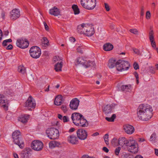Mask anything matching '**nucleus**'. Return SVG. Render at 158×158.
<instances>
[{"mask_svg":"<svg viewBox=\"0 0 158 158\" xmlns=\"http://www.w3.org/2000/svg\"><path fill=\"white\" fill-rule=\"evenodd\" d=\"M63 65L62 62L58 61L55 65L54 69L56 72L61 71V69Z\"/></svg>","mask_w":158,"mask_h":158,"instance_id":"obj_29","label":"nucleus"},{"mask_svg":"<svg viewBox=\"0 0 158 158\" xmlns=\"http://www.w3.org/2000/svg\"><path fill=\"white\" fill-rule=\"evenodd\" d=\"M4 104L2 105V106L4 108V109L6 110L7 111L8 110V104H9V102L8 101H7V100H6V102L5 103H4V104Z\"/></svg>","mask_w":158,"mask_h":158,"instance_id":"obj_38","label":"nucleus"},{"mask_svg":"<svg viewBox=\"0 0 158 158\" xmlns=\"http://www.w3.org/2000/svg\"><path fill=\"white\" fill-rule=\"evenodd\" d=\"M63 97L61 95H58L56 97L54 101V104L57 106H59L62 103Z\"/></svg>","mask_w":158,"mask_h":158,"instance_id":"obj_24","label":"nucleus"},{"mask_svg":"<svg viewBox=\"0 0 158 158\" xmlns=\"http://www.w3.org/2000/svg\"><path fill=\"white\" fill-rule=\"evenodd\" d=\"M84 34L88 36H91L94 33V28L88 25H86V27L85 28Z\"/></svg>","mask_w":158,"mask_h":158,"instance_id":"obj_16","label":"nucleus"},{"mask_svg":"<svg viewBox=\"0 0 158 158\" xmlns=\"http://www.w3.org/2000/svg\"><path fill=\"white\" fill-rule=\"evenodd\" d=\"M4 96L3 94H0V104H4L6 103V100L4 99Z\"/></svg>","mask_w":158,"mask_h":158,"instance_id":"obj_40","label":"nucleus"},{"mask_svg":"<svg viewBox=\"0 0 158 158\" xmlns=\"http://www.w3.org/2000/svg\"><path fill=\"white\" fill-rule=\"evenodd\" d=\"M117 63L118 65L116 66V69L118 71L127 70L130 66V64L128 61L119 60L117 61Z\"/></svg>","mask_w":158,"mask_h":158,"instance_id":"obj_4","label":"nucleus"},{"mask_svg":"<svg viewBox=\"0 0 158 158\" xmlns=\"http://www.w3.org/2000/svg\"><path fill=\"white\" fill-rule=\"evenodd\" d=\"M49 13L50 14L55 16H57L60 15L59 10L56 6L53 7L49 10Z\"/></svg>","mask_w":158,"mask_h":158,"instance_id":"obj_22","label":"nucleus"},{"mask_svg":"<svg viewBox=\"0 0 158 158\" xmlns=\"http://www.w3.org/2000/svg\"><path fill=\"white\" fill-rule=\"evenodd\" d=\"M12 137L15 144L18 145L21 148L24 146V143L21 135V133L18 130H16L13 132Z\"/></svg>","mask_w":158,"mask_h":158,"instance_id":"obj_2","label":"nucleus"},{"mask_svg":"<svg viewBox=\"0 0 158 158\" xmlns=\"http://www.w3.org/2000/svg\"><path fill=\"white\" fill-rule=\"evenodd\" d=\"M36 105L34 99L31 96H30L25 102V107H27L29 110H32L35 108Z\"/></svg>","mask_w":158,"mask_h":158,"instance_id":"obj_10","label":"nucleus"},{"mask_svg":"<svg viewBox=\"0 0 158 158\" xmlns=\"http://www.w3.org/2000/svg\"><path fill=\"white\" fill-rule=\"evenodd\" d=\"M83 48V47L82 46H79L77 48V52H78L80 53H83V51L82 50V49Z\"/></svg>","mask_w":158,"mask_h":158,"instance_id":"obj_49","label":"nucleus"},{"mask_svg":"<svg viewBox=\"0 0 158 158\" xmlns=\"http://www.w3.org/2000/svg\"><path fill=\"white\" fill-rule=\"evenodd\" d=\"M111 143L112 145L114 146L118 145V140L115 138L113 139L111 141Z\"/></svg>","mask_w":158,"mask_h":158,"instance_id":"obj_41","label":"nucleus"},{"mask_svg":"<svg viewBox=\"0 0 158 158\" xmlns=\"http://www.w3.org/2000/svg\"><path fill=\"white\" fill-rule=\"evenodd\" d=\"M61 59L59 56H56L54 57L53 59V63H56L58 61L62 62Z\"/></svg>","mask_w":158,"mask_h":158,"instance_id":"obj_36","label":"nucleus"},{"mask_svg":"<svg viewBox=\"0 0 158 158\" xmlns=\"http://www.w3.org/2000/svg\"><path fill=\"white\" fill-rule=\"evenodd\" d=\"M30 116L29 115L27 114H22L19 117L18 120L23 123H27L30 118Z\"/></svg>","mask_w":158,"mask_h":158,"instance_id":"obj_21","label":"nucleus"},{"mask_svg":"<svg viewBox=\"0 0 158 158\" xmlns=\"http://www.w3.org/2000/svg\"><path fill=\"white\" fill-rule=\"evenodd\" d=\"M18 70L19 73L23 74H24L25 73L26 69L23 66H19L18 67Z\"/></svg>","mask_w":158,"mask_h":158,"instance_id":"obj_35","label":"nucleus"},{"mask_svg":"<svg viewBox=\"0 0 158 158\" xmlns=\"http://www.w3.org/2000/svg\"><path fill=\"white\" fill-rule=\"evenodd\" d=\"M131 85H123L120 87L121 90L124 92H129L131 89Z\"/></svg>","mask_w":158,"mask_h":158,"instance_id":"obj_27","label":"nucleus"},{"mask_svg":"<svg viewBox=\"0 0 158 158\" xmlns=\"http://www.w3.org/2000/svg\"><path fill=\"white\" fill-rule=\"evenodd\" d=\"M68 142L72 144H76L78 143V139L75 135H70L68 137Z\"/></svg>","mask_w":158,"mask_h":158,"instance_id":"obj_20","label":"nucleus"},{"mask_svg":"<svg viewBox=\"0 0 158 158\" xmlns=\"http://www.w3.org/2000/svg\"><path fill=\"white\" fill-rule=\"evenodd\" d=\"M54 142H55V147H58L59 146V145H60V143L58 142H57V141H54Z\"/></svg>","mask_w":158,"mask_h":158,"instance_id":"obj_64","label":"nucleus"},{"mask_svg":"<svg viewBox=\"0 0 158 158\" xmlns=\"http://www.w3.org/2000/svg\"><path fill=\"white\" fill-rule=\"evenodd\" d=\"M128 151L131 153L135 154L138 151V145L136 142L134 140H131L127 147Z\"/></svg>","mask_w":158,"mask_h":158,"instance_id":"obj_7","label":"nucleus"},{"mask_svg":"<svg viewBox=\"0 0 158 158\" xmlns=\"http://www.w3.org/2000/svg\"><path fill=\"white\" fill-rule=\"evenodd\" d=\"M133 51L134 53H135V54H137L138 55H139L140 54V51L137 49H133Z\"/></svg>","mask_w":158,"mask_h":158,"instance_id":"obj_55","label":"nucleus"},{"mask_svg":"<svg viewBox=\"0 0 158 158\" xmlns=\"http://www.w3.org/2000/svg\"><path fill=\"white\" fill-rule=\"evenodd\" d=\"M10 18L13 20H15L19 18L20 16V12L19 10L17 9H13L10 13Z\"/></svg>","mask_w":158,"mask_h":158,"instance_id":"obj_19","label":"nucleus"},{"mask_svg":"<svg viewBox=\"0 0 158 158\" xmlns=\"http://www.w3.org/2000/svg\"><path fill=\"white\" fill-rule=\"evenodd\" d=\"M151 42L152 47L153 48H155V49H156V45L155 41H151Z\"/></svg>","mask_w":158,"mask_h":158,"instance_id":"obj_53","label":"nucleus"},{"mask_svg":"<svg viewBox=\"0 0 158 158\" xmlns=\"http://www.w3.org/2000/svg\"><path fill=\"white\" fill-rule=\"evenodd\" d=\"M144 9L143 6H142L141 9L140 15L141 16H143L144 15Z\"/></svg>","mask_w":158,"mask_h":158,"instance_id":"obj_51","label":"nucleus"},{"mask_svg":"<svg viewBox=\"0 0 158 158\" xmlns=\"http://www.w3.org/2000/svg\"><path fill=\"white\" fill-rule=\"evenodd\" d=\"M81 4L84 8L91 10L95 7L96 1V0H81Z\"/></svg>","mask_w":158,"mask_h":158,"instance_id":"obj_3","label":"nucleus"},{"mask_svg":"<svg viewBox=\"0 0 158 158\" xmlns=\"http://www.w3.org/2000/svg\"><path fill=\"white\" fill-rule=\"evenodd\" d=\"M81 158H93V157H90L88 155H83L82 156Z\"/></svg>","mask_w":158,"mask_h":158,"instance_id":"obj_60","label":"nucleus"},{"mask_svg":"<svg viewBox=\"0 0 158 158\" xmlns=\"http://www.w3.org/2000/svg\"><path fill=\"white\" fill-rule=\"evenodd\" d=\"M7 43L8 42L6 40H4L2 42V45L4 47L6 46L7 45Z\"/></svg>","mask_w":158,"mask_h":158,"instance_id":"obj_59","label":"nucleus"},{"mask_svg":"<svg viewBox=\"0 0 158 158\" xmlns=\"http://www.w3.org/2000/svg\"><path fill=\"white\" fill-rule=\"evenodd\" d=\"M16 44L19 48L22 49H25L28 47L29 45V42L27 39L21 38L17 40Z\"/></svg>","mask_w":158,"mask_h":158,"instance_id":"obj_9","label":"nucleus"},{"mask_svg":"<svg viewBox=\"0 0 158 158\" xmlns=\"http://www.w3.org/2000/svg\"><path fill=\"white\" fill-rule=\"evenodd\" d=\"M131 140H127L126 138L124 137L120 138L118 140V145L122 146V147H127Z\"/></svg>","mask_w":158,"mask_h":158,"instance_id":"obj_17","label":"nucleus"},{"mask_svg":"<svg viewBox=\"0 0 158 158\" xmlns=\"http://www.w3.org/2000/svg\"><path fill=\"white\" fill-rule=\"evenodd\" d=\"M46 133L48 137L51 139H57L59 136V131L54 128H50L46 131Z\"/></svg>","mask_w":158,"mask_h":158,"instance_id":"obj_5","label":"nucleus"},{"mask_svg":"<svg viewBox=\"0 0 158 158\" xmlns=\"http://www.w3.org/2000/svg\"><path fill=\"white\" fill-rule=\"evenodd\" d=\"M105 7L107 11H109L110 10L109 6L108 4L106 3H105Z\"/></svg>","mask_w":158,"mask_h":158,"instance_id":"obj_52","label":"nucleus"},{"mask_svg":"<svg viewBox=\"0 0 158 158\" xmlns=\"http://www.w3.org/2000/svg\"><path fill=\"white\" fill-rule=\"evenodd\" d=\"M133 66L134 69L135 70H137L139 68V66L138 64L135 62L134 63Z\"/></svg>","mask_w":158,"mask_h":158,"instance_id":"obj_50","label":"nucleus"},{"mask_svg":"<svg viewBox=\"0 0 158 158\" xmlns=\"http://www.w3.org/2000/svg\"><path fill=\"white\" fill-rule=\"evenodd\" d=\"M115 105L114 104L107 105L104 107L103 110L106 115H107L112 112V109Z\"/></svg>","mask_w":158,"mask_h":158,"instance_id":"obj_18","label":"nucleus"},{"mask_svg":"<svg viewBox=\"0 0 158 158\" xmlns=\"http://www.w3.org/2000/svg\"><path fill=\"white\" fill-rule=\"evenodd\" d=\"M151 17V13L149 11H147L146 14V19H150Z\"/></svg>","mask_w":158,"mask_h":158,"instance_id":"obj_47","label":"nucleus"},{"mask_svg":"<svg viewBox=\"0 0 158 158\" xmlns=\"http://www.w3.org/2000/svg\"><path fill=\"white\" fill-rule=\"evenodd\" d=\"M150 72L152 73H155V70L154 68L151 67V68H150Z\"/></svg>","mask_w":158,"mask_h":158,"instance_id":"obj_58","label":"nucleus"},{"mask_svg":"<svg viewBox=\"0 0 158 158\" xmlns=\"http://www.w3.org/2000/svg\"><path fill=\"white\" fill-rule=\"evenodd\" d=\"M69 40L72 42H74L75 41V39L73 37H71L69 38Z\"/></svg>","mask_w":158,"mask_h":158,"instance_id":"obj_63","label":"nucleus"},{"mask_svg":"<svg viewBox=\"0 0 158 158\" xmlns=\"http://www.w3.org/2000/svg\"><path fill=\"white\" fill-rule=\"evenodd\" d=\"M80 101L77 98L73 99L70 102L69 107L72 110H75L77 109Z\"/></svg>","mask_w":158,"mask_h":158,"instance_id":"obj_14","label":"nucleus"},{"mask_svg":"<svg viewBox=\"0 0 158 158\" xmlns=\"http://www.w3.org/2000/svg\"><path fill=\"white\" fill-rule=\"evenodd\" d=\"M86 25L83 23L78 26L77 29L78 33L80 34H84L85 28L86 27Z\"/></svg>","mask_w":158,"mask_h":158,"instance_id":"obj_25","label":"nucleus"},{"mask_svg":"<svg viewBox=\"0 0 158 158\" xmlns=\"http://www.w3.org/2000/svg\"><path fill=\"white\" fill-rule=\"evenodd\" d=\"M123 129L124 131L127 134L131 135L135 131V128L132 125L126 124L123 126Z\"/></svg>","mask_w":158,"mask_h":158,"instance_id":"obj_15","label":"nucleus"},{"mask_svg":"<svg viewBox=\"0 0 158 158\" xmlns=\"http://www.w3.org/2000/svg\"><path fill=\"white\" fill-rule=\"evenodd\" d=\"M79 123L76 125L77 126H79L82 127H85L88 126V121L83 116L82 117L80 120L79 121Z\"/></svg>","mask_w":158,"mask_h":158,"instance_id":"obj_23","label":"nucleus"},{"mask_svg":"<svg viewBox=\"0 0 158 158\" xmlns=\"http://www.w3.org/2000/svg\"><path fill=\"white\" fill-rule=\"evenodd\" d=\"M121 150V148L118 147L115 150L114 153L116 155L118 156Z\"/></svg>","mask_w":158,"mask_h":158,"instance_id":"obj_43","label":"nucleus"},{"mask_svg":"<svg viewBox=\"0 0 158 158\" xmlns=\"http://www.w3.org/2000/svg\"><path fill=\"white\" fill-rule=\"evenodd\" d=\"M77 135L78 138L81 140H85L87 138L88 134L87 131L84 129L80 128L77 131Z\"/></svg>","mask_w":158,"mask_h":158,"instance_id":"obj_12","label":"nucleus"},{"mask_svg":"<svg viewBox=\"0 0 158 158\" xmlns=\"http://www.w3.org/2000/svg\"><path fill=\"white\" fill-rule=\"evenodd\" d=\"M57 117L64 123L68 122L69 121V118L67 116H63L61 114H57Z\"/></svg>","mask_w":158,"mask_h":158,"instance_id":"obj_31","label":"nucleus"},{"mask_svg":"<svg viewBox=\"0 0 158 158\" xmlns=\"http://www.w3.org/2000/svg\"><path fill=\"white\" fill-rule=\"evenodd\" d=\"M41 45L43 47H47L49 46V43L48 39L46 37H43L41 40Z\"/></svg>","mask_w":158,"mask_h":158,"instance_id":"obj_30","label":"nucleus"},{"mask_svg":"<svg viewBox=\"0 0 158 158\" xmlns=\"http://www.w3.org/2000/svg\"><path fill=\"white\" fill-rule=\"evenodd\" d=\"M116 118V115L115 114H113L111 117H106V119L107 121L110 122H114V119Z\"/></svg>","mask_w":158,"mask_h":158,"instance_id":"obj_34","label":"nucleus"},{"mask_svg":"<svg viewBox=\"0 0 158 158\" xmlns=\"http://www.w3.org/2000/svg\"><path fill=\"white\" fill-rule=\"evenodd\" d=\"M83 116L78 113H73L71 115V119L73 123L77 125L79 123L80 119L82 118Z\"/></svg>","mask_w":158,"mask_h":158,"instance_id":"obj_13","label":"nucleus"},{"mask_svg":"<svg viewBox=\"0 0 158 158\" xmlns=\"http://www.w3.org/2000/svg\"><path fill=\"white\" fill-rule=\"evenodd\" d=\"M77 64H82L85 68L89 67L91 65L94 66V63L93 61H90L89 60L87 61L84 60L82 58L79 57L77 59Z\"/></svg>","mask_w":158,"mask_h":158,"instance_id":"obj_11","label":"nucleus"},{"mask_svg":"<svg viewBox=\"0 0 158 158\" xmlns=\"http://www.w3.org/2000/svg\"><path fill=\"white\" fill-rule=\"evenodd\" d=\"M134 75L135 77L136 80H138L139 79V76L138 73L136 72H135L134 73Z\"/></svg>","mask_w":158,"mask_h":158,"instance_id":"obj_62","label":"nucleus"},{"mask_svg":"<svg viewBox=\"0 0 158 158\" xmlns=\"http://www.w3.org/2000/svg\"><path fill=\"white\" fill-rule=\"evenodd\" d=\"M31 148L35 151H40L43 149L44 144L42 142L38 140H34L31 143Z\"/></svg>","mask_w":158,"mask_h":158,"instance_id":"obj_8","label":"nucleus"},{"mask_svg":"<svg viewBox=\"0 0 158 158\" xmlns=\"http://www.w3.org/2000/svg\"><path fill=\"white\" fill-rule=\"evenodd\" d=\"M152 107L147 104H141L137 110V114L139 119L147 121L150 119L153 115Z\"/></svg>","mask_w":158,"mask_h":158,"instance_id":"obj_1","label":"nucleus"},{"mask_svg":"<svg viewBox=\"0 0 158 158\" xmlns=\"http://www.w3.org/2000/svg\"><path fill=\"white\" fill-rule=\"evenodd\" d=\"M72 8L73 10L75 15H78L79 14L80 12V9L77 5L73 4L72 5Z\"/></svg>","mask_w":158,"mask_h":158,"instance_id":"obj_32","label":"nucleus"},{"mask_svg":"<svg viewBox=\"0 0 158 158\" xmlns=\"http://www.w3.org/2000/svg\"><path fill=\"white\" fill-rule=\"evenodd\" d=\"M156 135L155 133H153L150 136V140L151 141H154L156 140Z\"/></svg>","mask_w":158,"mask_h":158,"instance_id":"obj_42","label":"nucleus"},{"mask_svg":"<svg viewBox=\"0 0 158 158\" xmlns=\"http://www.w3.org/2000/svg\"><path fill=\"white\" fill-rule=\"evenodd\" d=\"M103 150L106 152V153H108L109 152V149L105 147H104L102 148Z\"/></svg>","mask_w":158,"mask_h":158,"instance_id":"obj_57","label":"nucleus"},{"mask_svg":"<svg viewBox=\"0 0 158 158\" xmlns=\"http://www.w3.org/2000/svg\"><path fill=\"white\" fill-rule=\"evenodd\" d=\"M31 156L30 154L25 152H22L21 153V156L22 158H29Z\"/></svg>","mask_w":158,"mask_h":158,"instance_id":"obj_33","label":"nucleus"},{"mask_svg":"<svg viewBox=\"0 0 158 158\" xmlns=\"http://www.w3.org/2000/svg\"><path fill=\"white\" fill-rule=\"evenodd\" d=\"M61 108L64 113H65L67 111V107L65 105H62Z\"/></svg>","mask_w":158,"mask_h":158,"instance_id":"obj_45","label":"nucleus"},{"mask_svg":"<svg viewBox=\"0 0 158 158\" xmlns=\"http://www.w3.org/2000/svg\"><path fill=\"white\" fill-rule=\"evenodd\" d=\"M26 151H27V152L29 154H30V155H31V154L32 152V149L29 148H26Z\"/></svg>","mask_w":158,"mask_h":158,"instance_id":"obj_48","label":"nucleus"},{"mask_svg":"<svg viewBox=\"0 0 158 158\" xmlns=\"http://www.w3.org/2000/svg\"><path fill=\"white\" fill-rule=\"evenodd\" d=\"M55 142L54 141H52L50 142L49 143V146L50 148H53L55 147Z\"/></svg>","mask_w":158,"mask_h":158,"instance_id":"obj_46","label":"nucleus"},{"mask_svg":"<svg viewBox=\"0 0 158 158\" xmlns=\"http://www.w3.org/2000/svg\"><path fill=\"white\" fill-rule=\"evenodd\" d=\"M13 48V46L11 44H9L7 47L6 49L7 50H11Z\"/></svg>","mask_w":158,"mask_h":158,"instance_id":"obj_61","label":"nucleus"},{"mask_svg":"<svg viewBox=\"0 0 158 158\" xmlns=\"http://www.w3.org/2000/svg\"><path fill=\"white\" fill-rule=\"evenodd\" d=\"M129 31L135 34H137L138 33V31L136 29H132L129 30Z\"/></svg>","mask_w":158,"mask_h":158,"instance_id":"obj_44","label":"nucleus"},{"mask_svg":"<svg viewBox=\"0 0 158 158\" xmlns=\"http://www.w3.org/2000/svg\"><path fill=\"white\" fill-rule=\"evenodd\" d=\"M108 65L110 68H113L115 66L118 65L116 60L114 59H111L109 60Z\"/></svg>","mask_w":158,"mask_h":158,"instance_id":"obj_26","label":"nucleus"},{"mask_svg":"<svg viewBox=\"0 0 158 158\" xmlns=\"http://www.w3.org/2000/svg\"><path fill=\"white\" fill-rule=\"evenodd\" d=\"M31 56L34 59H37L40 57L41 53L40 49L37 46L32 47L29 50Z\"/></svg>","mask_w":158,"mask_h":158,"instance_id":"obj_6","label":"nucleus"},{"mask_svg":"<svg viewBox=\"0 0 158 158\" xmlns=\"http://www.w3.org/2000/svg\"><path fill=\"white\" fill-rule=\"evenodd\" d=\"M153 32L152 30L149 33V38L150 42L154 41V38L153 36Z\"/></svg>","mask_w":158,"mask_h":158,"instance_id":"obj_37","label":"nucleus"},{"mask_svg":"<svg viewBox=\"0 0 158 158\" xmlns=\"http://www.w3.org/2000/svg\"><path fill=\"white\" fill-rule=\"evenodd\" d=\"M113 48V45L110 43H107L104 44L103 46V49L105 51H110Z\"/></svg>","mask_w":158,"mask_h":158,"instance_id":"obj_28","label":"nucleus"},{"mask_svg":"<svg viewBox=\"0 0 158 158\" xmlns=\"http://www.w3.org/2000/svg\"><path fill=\"white\" fill-rule=\"evenodd\" d=\"M44 24V26L45 28V30L47 31H48V26L47 23L45 22H43Z\"/></svg>","mask_w":158,"mask_h":158,"instance_id":"obj_56","label":"nucleus"},{"mask_svg":"<svg viewBox=\"0 0 158 158\" xmlns=\"http://www.w3.org/2000/svg\"><path fill=\"white\" fill-rule=\"evenodd\" d=\"M5 14L6 12H5V11L2 10V13H1V15L2 18L3 19H4L5 18Z\"/></svg>","mask_w":158,"mask_h":158,"instance_id":"obj_54","label":"nucleus"},{"mask_svg":"<svg viewBox=\"0 0 158 158\" xmlns=\"http://www.w3.org/2000/svg\"><path fill=\"white\" fill-rule=\"evenodd\" d=\"M103 138L105 140V142L107 145L109 144V135L108 134H105L103 136Z\"/></svg>","mask_w":158,"mask_h":158,"instance_id":"obj_39","label":"nucleus"}]
</instances>
